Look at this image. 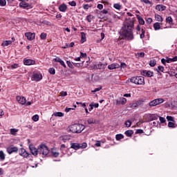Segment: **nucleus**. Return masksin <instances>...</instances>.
<instances>
[{"label": "nucleus", "instance_id": "f257e3e1", "mask_svg": "<svg viewBox=\"0 0 177 177\" xmlns=\"http://www.w3.org/2000/svg\"><path fill=\"white\" fill-rule=\"evenodd\" d=\"M134 26V18L127 21L124 24L120 32L121 39H127V41H132L135 38V37L133 36Z\"/></svg>", "mask_w": 177, "mask_h": 177}, {"label": "nucleus", "instance_id": "f03ea898", "mask_svg": "<svg viewBox=\"0 0 177 177\" xmlns=\"http://www.w3.org/2000/svg\"><path fill=\"white\" fill-rule=\"evenodd\" d=\"M84 129H85V126L81 124H72L70 127L72 133H81Z\"/></svg>", "mask_w": 177, "mask_h": 177}, {"label": "nucleus", "instance_id": "7ed1b4c3", "mask_svg": "<svg viewBox=\"0 0 177 177\" xmlns=\"http://www.w3.org/2000/svg\"><path fill=\"white\" fill-rule=\"evenodd\" d=\"M38 152L42 157H46L49 154V148L45 144H41L38 146Z\"/></svg>", "mask_w": 177, "mask_h": 177}, {"label": "nucleus", "instance_id": "20e7f679", "mask_svg": "<svg viewBox=\"0 0 177 177\" xmlns=\"http://www.w3.org/2000/svg\"><path fill=\"white\" fill-rule=\"evenodd\" d=\"M130 82L136 85H145V77L143 76H135L130 79Z\"/></svg>", "mask_w": 177, "mask_h": 177}, {"label": "nucleus", "instance_id": "39448f33", "mask_svg": "<svg viewBox=\"0 0 177 177\" xmlns=\"http://www.w3.org/2000/svg\"><path fill=\"white\" fill-rule=\"evenodd\" d=\"M88 144L86 142H83L82 144L77 142H71V149H73V150H80V149H86Z\"/></svg>", "mask_w": 177, "mask_h": 177}, {"label": "nucleus", "instance_id": "423d86ee", "mask_svg": "<svg viewBox=\"0 0 177 177\" xmlns=\"http://www.w3.org/2000/svg\"><path fill=\"white\" fill-rule=\"evenodd\" d=\"M161 103H164V99L162 98L155 99L149 102V106L154 107V106H158V104H161Z\"/></svg>", "mask_w": 177, "mask_h": 177}, {"label": "nucleus", "instance_id": "0eeeda50", "mask_svg": "<svg viewBox=\"0 0 177 177\" xmlns=\"http://www.w3.org/2000/svg\"><path fill=\"white\" fill-rule=\"evenodd\" d=\"M19 154L21 157H24V158H30V156H31V154H30L28 152H27V151H26V149L24 148H21L19 150Z\"/></svg>", "mask_w": 177, "mask_h": 177}, {"label": "nucleus", "instance_id": "6e6552de", "mask_svg": "<svg viewBox=\"0 0 177 177\" xmlns=\"http://www.w3.org/2000/svg\"><path fill=\"white\" fill-rule=\"evenodd\" d=\"M140 74L143 75V77H153L154 73L150 71L141 70Z\"/></svg>", "mask_w": 177, "mask_h": 177}, {"label": "nucleus", "instance_id": "1a4fd4ad", "mask_svg": "<svg viewBox=\"0 0 177 177\" xmlns=\"http://www.w3.org/2000/svg\"><path fill=\"white\" fill-rule=\"evenodd\" d=\"M19 151V148L17 147L10 146L7 148V152L8 154H12V153H17Z\"/></svg>", "mask_w": 177, "mask_h": 177}, {"label": "nucleus", "instance_id": "9d476101", "mask_svg": "<svg viewBox=\"0 0 177 177\" xmlns=\"http://www.w3.org/2000/svg\"><path fill=\"white\" fill-rule=\"evenodd\" d=\"M158 115L157 114H151L150 115L149 118H145V122H149V121H154L156 120H158Z\"/></svg>", "mask_w": 177, "mask_h": 177}, {"label": "nucleus", "instance_id": "9b49d317", "mask_svg": "<svg viewBox=\"0 0 177 177\" xmlns=\"http://www.w3.org/2000/svg\"><path fill=\"white\" fill-rule=\"evenodd\" d=\"M25 37H26L28 41H32L33 39H35V33L28 32L25 33Z\"/></svg>", "mask_w": 177, "mask_h": 177}, {"label": "nucleus", "instance_id": "f8f14e48", "mask_svg": "<svg viewBox=\"0 0 177 177\" xmlns=\"http://www.w3.org/2000/svg\"><path fill=\"white\" fill-rule=\"evenodd\" d=\"M24 64L25 66H32L35 64V60L31 59H24Z\"/></svg>", "mask_w": 177, "mask_h": 177}, {"label": "nucleus", "instance_id": "ddd939ff", "mask_svg": "<svg viewBox=\"0 0 177 177\" xmlns=\"http://www.w3.org/2000/svg\"><path fill=\"white\" fill-rule=\"evenodd\" d=\"M19 6L23 9H32V5L28 3H20Z\"/></svg>", "mask_w": 177, "mask_h": 177}, {"label": "nucleus", "instance_id": "4468645a", "mask_svg": "<svg viewBox=\"0 0 177 177\" xmlns=\"http://www.w3.org/2000/svg\"><path fill=\"white\" fill-rule=\"evenodd\" d=\"M105 68H106V64L102 62H100L99 64H95L93 66L94 70H103Z\"/></svg>", "mask_w": 177, "mask_h": 177}, {"label": "nucleus", "instance_id": "2eb2a0df", "mask_svg": "<svg viewBox=\"0 0 177 177\" xmlns=\"http://www.w3.org/2000/svg\"><path fill=\"white\" fill-rule=\"evenodd\" d=\"M17 102H18V103H19L20 104H26L27 100H26V98L24 97H21L20 95H17Z\"/></svg>", "mask_w": 177, "mask_h": 177}, {"label": "nucleus", "instance_id": "dca6fc26", "mask_svg": "<svg viewBox=\"0 0 177 177\" xmlns=\"http://www.w3.org/2000/svg\"><path fill=\"white\" fill-rule=\"evenodd\" d=\"M29 149L30 150V153L31 154H32V156H38L39 152H38V148H35V147L32 146H29Z\"/></svg>", "mask_w": 177, "mask_h": 177}, {"label": "nucleus", "instance_id": "f3484780", "mask_svg": "<svg viewBox=\"0 0 177 177\" xmlns=\"http://www.w3.org/2000/svg\"><path fill=\"white\" fill-rule=\"evenodd\" d=\"M58 9L59 12H62L63 13H64L67 12V5L64 3L58 6Z\"/></svg>", "mask_w": 177, "mask_h": 177}, {"label": "nucleus", "instance_id": "a211bd4d", "mask_svg": "<svg viewBox=\"0 0 177 177\" xmlns=\"http://www.w3.org/2000/svg\"><path fill=\"white\" fill-rule=\"evenodd\" d=\"M53 62H55L57 63H59L62 67L64 68H67V66H66V64H64V61L62 60V59L56 57L53 59Z\"/></svg>", "mask_w": 177, "mask_h": 177}, {"label": "nucleus", "instance_id": "6ab92c4d", "mask_svg": "<svg viewBox=\"0 0 177 177\" xmlns=\"http://www.w3.org/2000/svg\"><path fill=\"white\" fill-rule=\"evenodd\" d=\"M32 78H33L34 81H36L37 82H39V81H41V80H42V75L35 73V74L33 75Z\"/></svg>", "mask_w": 177, "mask_h": 177}, {"label": "nucleus", "instance_id": "aec40b11", "mask_svg": "<svg viewBox=\"0 0 177 177\" xmlns=\"http://www.w3.org/2000/svg\"><path fill=\"white\" fill-rule=\"evenodd\" d=\"M109 70H115V68H120V65L118 63L111 64L108 66Z\"/></svg>", "mask_w": 177, "mask_h": 177}, {"label": "nucleus", "instance_id": "412c9836", "mask_svg": "<svg viewBox=\"0 0 177 177\" xmlns=\"http://www.w3.org/2000/svg\"><path fill=\"white\" fill-rule=\"evenodd\" d=\"M156 10H158L159 12H162L163 10H165L167 9V7L163 5H157L156 6Z\"/></svg>", "mask_w": 177, "mask_h": 177}, {"label": "nucleus", "instance_id": "4be33fe9", "mask_svg": "<svg viewBox=\"0 0 177 177\" xmlns=\"http://www.w3.org/2000/svg\"><path fill=\"white\" fill-rule=\"evenodd\" d=\"M156 71L160 75H161V73H165V69L164 68V66H158V68L156 69Z\"/></svg>", "mask_w": 177, "mask_h": 177}, {"label": "nucleus", "instance_id": "5701e85b", "mask_svg": "<svg viewBox=\"0 0 177 177\" xmlns=\"http://www.w3.org/2000/svg\"><path fill=\"white\" fill-rule=\"evenodd\" d=\"M81 44H84V42H86V35L84 32H81Z\"/></svg>", "mask_w": 177, "mask_h": 177}, {"label": "nucleus", "instance_id": "b1692460", "mask_svg": "<svg viewBox=\"0 0 177 177\" xmlns=\"http://www.w3.org/2000/svg\"><path fill=\"white\" fill-rule=\"evenodd\" d=\"M153 28L155 31H158L161 28V24L159 22H156L153 24Z\"/></svg>", "mask_w": 177, "mask_h": 177}, {"label": "nucleus", "instance_id": "393cba45", "mask_svg": "<svg viewBox=\"0 0 177 177\" xmlns=\"http://www.w3.org/2000/svg\"><path fill=\"white\" fill-rule=\"evenodd\" d=\"M127 103V98L122 97L119 101H117V104H125Z\"/></svg>", "mask_w": 177, "mask_h": 177}, {"label": "nucleus", "instance_id": "a878e982", "mask_svg": "<svg viewBox=\"0 0 177 177\" xmlns=\"http://www.w3.org/2000/svg\"><path fill=\"white\" fill-rule=\"evenodd\" d=\"M124 135L127 136L128 138H131L132 135H133V130H127L124 132Z\"/></svg>", "mask_w": 177, "mask_h": 177}, {"label": "nucleus", "instance_id": "bb28decb", "mask_svg": "<svg viewBox=\"0 0 177 177\" xmlns=\"http://www.w3.org/2000/svg\"><path fill=\"white\" fill-rule=\"evenodd\" d=\"M136 16H137V19L138 20L139 24H141V26H144L145 20L143 19V18L140 17V15H136Z\"/></svg>", "mask_w": 177, "mask_h": 177}, {"label": "nucleus", "instance_id": "cd10ccee", "mask_svg": "<svg viewBox=\"0 0 177 177\" xmlns=\"http://www.w3.org/2000/svg\"><path fill=\"white\" fill-rule=\"evenodd\" d=\"M155 20L156 21H160V23H162V17L158 14H155Z\"/></svg>", "mask_w": 177, "mask_h": 177}, {"label": "nucleus", "instance_id": "c85d7f7f", "mask_svg": "<svg viewBox=\"0 0 177 177\" xmlns=\"http://www.w3.org/2000/svg\"><path fill=\"white\" fill-rule=\"evenodd\" d=\"M70 140V136H63L62 137H61V140H62L64 143H66V142H68V140Z\"/></svg>", "mask_w": 177, "mask_h": 177}, {"label": "nucleus", "instance_id": "c756f323", "mask_svg": "<svg viewBox=\"0 0 177 177\" xmlns=\"http://www.w3.org/2000/svg\"><path fill=\"white\" fill-rule=\"evenodd\" d=\"M6 155L3 151H0V161H5Z\"/></svg>", "mask_w": 177, "mask_h": 177}, {"label": "nucleus", "instance_id": "7c9ffc66", "mask_svg": "<svg viewBox=\"0 0 177 177\" xmlns=\"http://www.w3.org/2000/svg\"><path fill=\"white\" fill-rule=\"evenodd\" d=\"M12 44V41L10 40H6V41H4L1 46H9V45H10Z\"/></svg>", "mask_w": 177, "mask_h": 177}, {"label": "nucleus", "instance_id": "2f4dec72", "mask_svg": "<svg viewBox=\"0 0 177 177\" xmlns=\"http://www.w3.org/2000/svg\"><path fill=\"white\" fill-rule=\"evenodd\" d=\"M166 23H167L168 24L171 26V24H173L172 17H167L166 18Z\"/></svg>", "mask_w": 177, "mask_h": 177}, {"label": "nucleus", "instance_id": "473e14b6", "mask_svg": "<svg viewBox=\"0 0 177 177\" xmlns=\"http://www.w3.org/2000/svg\"><path fill=\"white\" fill-rule=\"evenodd\" d=\"M124 135L119 133L115 135L116 140H121V139H124Z\"/></svg>", "mask_w": 177, "mask_h": 177}, {"label": "nucleus", "instance_id": "72a5a7b5", "mask_svg": "<svg viewBox=\"0 0 177 177\" xmlns=\"http://www.w3.org/2000/svg\"><path fill=\"white\" fill-rule=\"evenodd\" d=\"M156 64H157V61H156V59H151L149 62V66L151 67H154V66H156Z\"/></svg>", "mask_w": 177, "mask_h": 177}, {"label": "nucleus", "instance_id": "f704fd0d", "mask_svg": "<svg viewBox=\"0 0 177 177\" xmlns=\"http://www.w3.org/2000/svg\"><path fill=\"white\" fill-rule=\"evenodd\" d=\"M87 122L89 124H96V120H95L94 118H89L88 120H87Z\"/></svg>", "mask_w": 177, "mask_h": 177}, {"label": "nucleus", "instance_id": "c9c22d12", "mask_svg": "<svg viewBox=\"0 0 177 177\" xmlns=\"http://www.w3.org/2000/svg\"><path fill=\"white\" fill-rule=\"evenodd\" d=\"M51 154H52V156H53V157H59V156H60V153H59V152H56V151H55L54 150H52L51 151Z\"/></svg>", "mask_w": 177, "mask_h": 177}, {"label": "nucleus", "instance_id": "e433bc0d", "mask_svg": "<svg viewBox=\"0 0 177 177\" xmlns=\"http://www.w3.org/2000/svg\"><path fill=\"white\" fill-rule=\"evenodd\" d=\"M73 64L75 66V67H82V66H84V61L81 63L73 62Z\"/></svg>", "mask_w": 177, "mask_h": 177}, {"label": "nucleus", "instance_id": "4c0bfd02", "mask_svg": "<svg viewBox=\"0 0 177 177\" xmlns=\"http://www.w3.org/2000/svg\"><path fill=\"white\" fill-rule=\"evenodd\" d=\"M74 62H71L70 61H66V64L69 68H74V64H73Z\"/></svg>", "mask_w": 177, "mask_h": 177}, {"label": "nucleus", "instance_id": "58836bf2", "mask_svg": "<svg viewBox=\"0 0 177 177\" xmlns=\"http://www.w3.org/2000/svg\"><path fill=\"white\" fill-rule=\"evenodd\" d=\"M55 117H64V113L62 112H56L54 113Z\"/></svg>", "mask_w": 177, "mask_h": 177}, {"label": "nucleus", "instance_id": "ea45409f", "mask_svg": "<svg viewBox=\"0 0 177 177\" xmlns=\"http://www.w3.org/2000/svg\"><path fill=\"white\" fill-rule=\"evenodd\" d=\"M48 73H50V74H52V75H55V74H56V71L55 70V68H50L48 69Z\"/></svg>", "mask_w": 177, "mask_h": 177}, {"label": "nucleus", "instance_id": "a19ab883", "mask_svg": "<svg viewBox=\"0 0 177 177\" xmlns=\"http://www.w3.org/2000/svg\"><path fill=\"white\" fill-rule=\"evenodd\" d=\"M124 125L127 128H129L132 125V122L131 120H127L125 122Z\"/></svg>", "mask_w": 177, "mask_h": 177}, {"label": "nucleus", "instance_id": "79ce46f5", "mask_svg": "<svg viewBox=\"0 0 177 177\" xmlns=\"http://www.w3.org/2000/svg\"><path fill=\"white\" fill-rule=\"evenodd\" d=\"M32 120L35 122H37L39 120V116L38 115H35L32 116Z\"/></svg>", "mask_w": 177, "mask_h": 177}, {"label": "nucleus", "instance_id": "37998d69", "mask_svg": "<svg viewBox=\"0 0 177 177\" xmlns=\"http://www.w3.org/2000/svg\"><path fill=\"white\" fill-rule=\"evenodd\" d=\"M18 129H10V133L11 135H16V133H17L18 132Z\"/></svg>", "mask_w": 177, "mask_h": 177}, {"label": "nucleus", "instance_id": "c03bdc74", "mask_svg": "<svg viewBox=\"0 0 177 177\" xmlns=\"http://www.w3.org/2000/svg\"><path fill=\"white\" fill-rule=\"evenodd\" d=\"M143 103V100H138L135 104H134V107H138V106H140Z\"/></svg>", "mask_w": 177, "mask_h": 177}, {"label": "nucleus", "instance_id": "a18cd8bd", "mask_svg": "<svg viewBox=\"0 0 177 177\" xmlns=\"http://www.w3.org/2000/svg\"><path fill=\"white\" fill-rule=\"evenodd\" d=\"M46 37H48V35L45 32H42L41 35H40V38L41 39H46Z\"/></svg>", "mask_w": 177, "mask_h": 177}, {"label": "nucleus", "instance_id": "49530a36", "mask_svg": "<svg viewBox=\"0 0 177 177\" xmlns=\"http://www.w3.org/2000/svg\"><path fill=\"white\" fill-rule=\"evenodd\" d=\"M113 8H115V9H117V10H120L121 5H120V3H115L113 5Z\"/></svg>", "mask_w": 177, "mask_h": 177}, {"label": "nucleus", "instance_id": "de8ad7c7", "mask_svg": "<svg viewBox=\"0 0 177 177\" xmlns=\"http://www.w3.org/2000/svg\"><path fill=\"white\" fill-rule=\"evenodd\" d=\"M145 29H142L141 30V34L140 35V38H141V39H143V38H145Z\"/></svg>", "mask_w": 177, "mask_h": 177}, {"label": "nucleus", "instance_id": "09e8293b", "mask_svg": "<svg viewBox=\"0 0 177 177\" xmlns=\"http://www.w3.org/2000/svg\"><path fill=\"white\" fill-rule=\"evenodd\" d=\"M99 91H102V86L95 88L94 90L91 91V93H95V92H99Z\"/></svg>", "mask_w": 177, "mask_h": 177}, {"label": "nucleus", "instance_id": "8fccbe9b", "mask_svg": "<svg viewBox=\"0 0 177 177\" xmlns=\"http://www.w3.org/2000/svg\"><path fill=\"white\" fill-rule=\"evenodd\" d=\"M0 6H6V0H0Z\"/></svg>", "mask_w": 177, "mask_h": 177}, {"label": "nucleus", "instance_id": "3c124183", "mask_svg": "<svg viewBox=\"0 0 177 177\" xmlns=\"http://www.w3.org/2000/svg\"><path fill=\"white\" fill-rule=\"evenodd\" d=\"M168 127H169V128H175V123H174L172 122H169Z\"/></svg>", "mask_w": 177, "mask_h": 177}, {"label": "nucleus", "instance_id": "603ef678", "mask_svg": "<svg viewBox=\"0 0 177 177\" xmlns=\"http://www.w3.org/2000/svg\"><path fill=\"white\" fill-rule=\"evenodd\" d=\"M11 68L15 70V68H19V64H13L11 65Z\"/></svg>", "mask_w": 177, "mask_h": 177}, {"label": "nucleus", "instance_id": "864d4df0", "mask_svg": "<svg viewBox=\"0 0 177 177\" xmlns=\"http://www.w3.org/2000/svg\"><path fill=\"white\" fill-rule=\"evenodd\" d=\"M167 121H172L173 122L175 121V119L172 116H167Z\"/></svg>", "mask_w": 177, "mask_h": 177}, {"label": "nucleus", "instance_id": "5fc2aeb1", "mask_svg": "<svg viewBox=\"0 0 177 177\" xmlns=\"http://www.w3.org/2000/svg\"><path fill=\"white\" fill-rule=\"evenodd\" d=\"M120 68H127V64L124 62H120Z\"/></svg>", "mask_w": 177, "mask_h": 177}, {"label": "nucleus", "instance_id": "6e6d98bb", "mask_svg": "<svg viewBox=\"0 0 177 177\" xmlns=\"http://www.w3.org/2000/svg\"><path fill=\"white\" fill-rule=\"evenodd\" d=\"M68 5L71 6H77V3L75 1L68 2Z\"/></svg>", "mask_w": 177, "mask_h": 177}, {"label": "nucleus", "instance_id": "4d7b16f0", "mask_svg": "<svg viewBox=\"0 0 177 177\" xmlns=\"http://www.w3.org/2000/svg\"><path fill=\"white\" fill-rule=\"evenodd\" d=\"M89 8H91V6H89V4H84L83 5V9H84V10H88V9H89Z\"/></svg>", "mask_w": 177, "mask_h": 177}, {"label": "nucleus", "instance_id": "13d9d810", "mask_svg": "<svg viewBox=\"0 0 177 177\" xmlns=\"http://www.w3.org/2000/svg\"><path fill=\"white\" fill-rule=\"evenodd\" d=\"M146 21H147V23H148V24H151V23H153V19H151V18H147V19H146Z\"/></svg>", "mask_w": 177, "mask_h": 177}, {"label": "nucleus", "instance_id": "bf43d9fd", "mask_svg": "<svg viewBox=\"0 0 177 177\" xmlns=\"http://www.w3.org/2000/svg\"><path fill=\"white\" fill-rule=\"evenodd\" d=\"M159 120L162 124H164V122H165L166 121L165 118H162V117H159Z\"/></svg>", "mask_w": 177, "mask_h": 177}, {"label": "nucleus", "instance_id": "052dcab7", "mask_svg": "<svg viewBox=\"0 0 177 177\" xmlns=\"http://www.w3.org/2000/svg\"><path fill=\"white\" fill-rule=\"evenodd\" d=\"M166 63H172V58L166 57Z\"/></svg>", "mask_w": 177, "mask_h": 177}, {"label": "nucleus", "instance_id": "680f3d73", "mask_svg": "<svg viewBox=\"0 0 177 177\" xmlns=\"http://www.w3.org/2000/svg\"><path fill=\"white\" fill-rule=\"evenodd\" d=\"M90 108L88 109L89 111H92L93 110V102H91L90 104Z\"/></svg>", "mask_w": 177, "mask_h": 177}, {"label": "nucleus", "instance_id": "e2e57ef3", "mask_svg": "<svg viewBox=\"0 0 177 177\" xmlns=\"http://www.w3.org/2000/svg\"><path fill=\"white\" fill-rule=\"evenodd\" d=\"M64 149H66V145H64V144L61 145V147H60L61 151H63V150H64Z\"/></svg>", "mask_w": 177, "mask_h": 177}, {"label": "nucleus", "instance_id": "0e129e2a", "mask_svg": "<svg viewBox=\"0 0 177 177\" xmlns=\"http://www.w3.org/2000/svg\"><path fill=\"white\" fill-rule=\"evenodd\" d=\"M161 63L164 64V66H167V60L164 58L161 59Z\"/></svg>", "mask_w": 177, "mask_h": 177}, {"label": "nucleus", "instance_id": "69168bd1", "mask_svg": "<svg viewBox=\"0 0 177 177\" xmlns=\"http://www.w3.org/2000/svg\"><path fill=\"white\" fill-rule=\"evenodd\" d=\"M136 133H143V130L138 129L136 130Z\"/></svg>", "mask_w": 177, "mask_h": 177}, {"label": "nucleus", "instance_id": "338daca9", "mask_svg": "<svg viewBox=\"0 0 177 177\" xmlns=\"http://www.w3.org/2000/svg\"><path fill=\"white\" fill-rule=\"evenodd\" d=\"M80 57H86V53L80 52Z\"/></svg>", "mask_w": 177, "mask_h": 177}, {"label": "nucleus", "instance_id": "774afa93", "mask_svg": "<svg viewBox=\"0 0 177 177\" xmlns=\"http://www.w3.org/2000/svg\"><path fill=\"white\" fill-rule=\"evenodd\" d=\"M139 57H145V53L143 52H141L138 53Z\"/></svg>", "mask_w": 177, "mask_h": 177}]
</instances>
